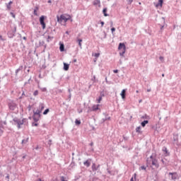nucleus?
Returning a JSON list of instances; mask_svg holds the SVG:
<instances>
[{"mask_svg":"<svg viewBox=\"0 0 181 181\" xmlns=\"http://www.w3.org/2000/svg\"><path fill=\"white\" fill-rule=\"evenodd\" d=\"M75 124H76V125H80V124H81V121H80L78 119H76Z\"/></svg>","mask_w":181,"mask_h":181,"instance_id":"393cba45","label":"nucleus"},{"mask_svg":"<svg viewBox=\"0 0 181 181\" xmlns=\"http://www.w3.org/2000/svg\"><path fill=\"white\" fill-rule=\"evenodd\" d=\"M4 134V130L0 129V135H2Z\"/></svg>","mask_w":181,"mask_h":181,"instance_id":"f704fd0d","label":"nucleus"},{"mask_svg":"<svg viewBox=\"0 0 181 181\" xmlns=\"http://www.w3.org/2000/svg\"><path fill=\"white\" fill-rule=\"evenodd\" d=\"M28 142H29V137L24 139L22 140V145H26V144H28Z\"/></svg>","mask_w":181,"mask_h":181,"instance_id":"4468645a","label":"nucleus"},{"mask_svg":"<svg viewBox=\"0 0 181 181\" xmlns=\"http://www.w3.org/2000/svg\"><path fill=\"white\" fill-rule=\"evenodd\" d=\"M148 163L151 164L152 166L156 168V169L159 168V163L158 162V160L156 158H153V156H150V160H148Z\"/></svg>","mask_w":181,"mask_h":181,"instance_id":"20e7f679","label":"nucleus"},{"mask_svg":"<svg viewBox=\"0 0 181 181\" xmlns=\"http://www.w3.org/2000/svg\"><path fill=\"white\" fill-rule=\"evenodd\" d=\"M115 30V28H111L112 33H114V31Z\"/></svg>","mask_w":181,"mask_h":181,"instance_id":"72a5a7b5","label":"nucleus"},{"mask_svg":"<svg viewBox=\"0 0 181 181\" xmlns=\"http://www.w3.org/2000/svg\"><path fill=\"white\" fill-rule=\"evenodd\" d=\"M100 165H96L95 163L92 164V170L93 172H96V170H98L100 169Z\"/></svg>","mask_w":181,"mask_h":181,"instance_id":"6e6552de","label":"nucleus"},{"mask_svg":"<svg viewBox=\"0 0 181 181\" xmlns=\"http://www.w3.org/2000/svg\"><path fill=\"white\" fill-rule=\"evenodd\" d=\"M57 22L59 23H62V22H67V21H70L71 19V16L69 14H62L60 17L59 16H57Z\"/></svg>","mask_w":181,"mask_h":181,"instance_id":"f03ea898","label":"nucleus"},{"mask_svg":"<svg viewBox=\"0 0 181 181\" xmlns=\"http://www.w3.org/2000/svg\"><path fill=\"white\" fill-rule=\"evenodd\" d=\"M159 59L161 62H163V57H160Z\"/></svg>","mask_w":181,"mask_h":181,"instance_id":"c9c22d12","label":"nucleus"},{"mask_svg":"<svg viewBox=\"0 0 181 181\" xmlns=\"http://www.w3.org/2000/svg\"><path fill=\"white\" fill-rule=\"evenodd\" d=\"M46 17L45 16H41L40 18V23L42 27V29H46V23H45V18Z\"/></svg>","mask_w":181,"mask_h":181,"instance_id":"39448f33","label":"nucleus"},{"mask_svg":"<svg viewBox=\"0 0 181 181\" xmlns=\"http://www.w3.org/2000/svg\"><path fill=\"white\" fill-rule=\"evenodd\" d=\"M136 93H139V90H136Z\"/></svg>","mask_w":181,"mask_h":181,"instance_id":"49530a36","label":"nucleus"},{"mask_svg":"<svg viewBox=\"0 0 181 181\" xmlns=\"http://www.w3.org/2000/svg\"><path fill=\"white\" fill-rule=\"evenodd\" d=\"M94 57H100V53H95V54H94Z\"/></svg>","mask_w":181,"mask_h":181,"instance_id":"2f4dec72","label":"nucleus"},{"mask_svg":"<svg viewBox=\"0 0 181 181\" xmlns=\"http://www.w3.org/2000/svg\"><path fill=\"white\" fill-rule=\"evenodd\" d=\"M107 8H103V12L104 16H108V14L107 13Z\"/></svg>","mask_w":181,"mask_h":181,"instance_id":"412c9836","label":"nucleus"},{"mask_svg":"<svg viewBox=\"0 0 181 181\" xmlns=\"http://www.w3.org/2000/svg\"><path fill=\"white\" fill-rule=\"evenodd\" d=\"M37 11H39V7L36 6L34 9V15H35V16H37Z\"/></svg>","mask_w":181,"mask_h":181,"instance_id":"6ab92c4d","label":"nucleus"},{"mask_svg":"<svg viewBox=\"0 0 181 181\" xmlns=\"http://www.w3.org/2000/svg\"><path fill=\"white\" fill-rule=\"evenodd\" d=\"M159 173L158 172V170H153L152 172V177L153 179H158V174Z\"/></svg>","mask_w":181,"mask_h":181,"instance_id":"9d476101","label":"nucleus"},{"mask_svg":"<svg viewBox=\"0 0 181 181\" xmlns=\"http://www.w3.org/2000/svg\"><path fill=\"white\" fill-rule=\"evenodd\" d=\"M100 105H93L90 109L88 110V112H91V111H98L100 110Z\"/></svg>","mask_w":181,"mask_h":181,"instance_id":"0eeeda50","label":"nucleus"},{"mask_svg":"<svg viewBox=\"0 0 181 181\" xmlns=\"http://www.w3.org/2000/svg\"><path fill=\"white\" fill-rule=\"evenodd\" d=\"M169 175H170L172 176L171 179L173 180H176V179H177V173H169Z\"/></svg>","mask_w":181,"mask_h":181,"instance_id":"1a4fd4ad","label":"nucleus"},{"mask_svg":"<svg viewBox=\"0 0 181 181\" xmlns=\"http://www.w3.org/2000/svg\"><path fill=\"white\" fill-rule=\"evenodd\" d=\"M47 112H49V109H46L44 112H43V115H46L47 114Z\"/></svg>","mask_w":181,"mask_h":181,"instance_id":"c85d7f7f","label":"nucleus"},{"mask_svg":"<svg viewBox=\"0 0 181 181\" xmlns=\"http://www.w3.org/2000/svg\"><path fill=\"white\" fill-rule=\"evenodd\" d=\"M11 15L13 16V18H15V14H13V13H11Z\"/></svg>","mask_w":181,"mask_h":181,"instance_id":"58836bf2","label":"nucleus"},{"mask_svg":"<svg viewBox=\"0 0 181 181\" xmlns=\"http://www.w3.org/2000/svg\"><path fill=\"white\" fill-rule=\"evenodd\" d=\"M162 77H165V74H162Z\"/></svg>","mask_w":181,"mask_h":181,"instance_id":"a18cd8bd","label":"nucleus"},{"mask_svg":"<svg viewBox=\"0 0 181 181\" xmlns=\"http://www.w3.org/2000/svg\"><path fill=\"white\" fill-rule=\"evenodd\" d=\"M118 50L119 51V56L124 57V54H125V52H127L125 44L120 42L119 44Z\"/></svg>","mask_w":181,"mask_h":181,"instance_id":"7ed1b4c3","label":"nucleus"},{"mask_svg":"<svg viewBox=\"0 0 181 181\" xmlns=\"http://www.w3.org/2000/svg\"><path fill=\"white\" fill-rule=\"evenodd\" d=\"M78 46L81 47V42H83V40H78Z\"/></svg>","mask_w":181,"mask_h":181,"instance_id":"cd10ccee","label":"nucleus"},{"mask_svg":"<svg viewBox=\"0 0 181 181\" xmlns=\"http://www.w3.org/2000/svg\"><path fill=\"white\" fill-rule=\"evenodd\" d=\"M163 5V0H159L158 3L156 4V8H159V6L160 8H162Z\"/></svg>","mask_w":181,"mask_h":181,"instance_id":"9b49d317","label":"nucleus"},{"mask_svg":"<svg viewBox=\"0 0 181 181\" xmlns=\"http://www.w3.org/2000/svg\"><path fill=\"white\" fill-rule=\"evenodd\" d=\"M163 151L165 152L164 153L165 156H168L169 152L168 151V148L163 147Z\"/></svg>","mask_w":181,"mask_h":181,"instance_id":"2eb2a0df","label":"nucleus"},{"mask_svg":"<svg viewBox=\"0 0 181 181\" xmlns=\"http://www.w3.org/2000/svg\"><path fill=\"white\" fill-rule=\"evenodd\" d=\"M77 62V60H76V59H75V60H74V62Z\"/></svg>","mask_w":181,"mask_h":181,"instance_id":"09e8293b","label":"nucleus"},{"mask_svg":"<svg viewBox=\"0 0 181 181\" xmlns=\"http://www.w3.org/2000/svg\"><path fill=\"white\" fill-rule=\"evenodd\" d=\"M37 181H43L42 179L39 178Z\"/></svg>","mask_w":181,"mask_h":181,"instance_id":"a19ab883","label":"nucleus"},{"mask_svg":"<svg viewBox=\"0 0 181 181\" xmlns=\"http://www.w3.org/2000/svg\"><path fill=\"white\" fill-rule=\"evenodd\" d=\"M83 165L86 166V168H90V165H91V162L90 160H87L83 163Z\"/></svg>","mask_w":181,"mask_h":181,"instance_id":"dca6fc26","label":"nucleus"},{"mask_svg":"<svg viewBox=\"0 0 181 181\" xmlns=\"http://www.w3.org/2000/svg\"><path fill=\"white\" fill-rule=\"evenodd\" d=\"M8 107H9L10 110H11V111H15V110H16V108H18V105H16V103H10L8 104Z\"/></svg>","mask_w":181,"mask_h":181,"instance_id":"423d86ee","label":"nucleus"},{"mask_svg":"<svg viewBox=\"0 0 181 181\" xmlns=\"http://www.w3.org/2000/svg\"><path fill=\"white\" fill-rule=\"evenodd\" d=\"M113 72L115 73V74L118 73V69L113 70Z\"/></svg>","mask_w":181,"mask_h":181,"instance_id":"e433bc0d","label":"nucleus"},{"mask_svg":"<svg viewBox=\"0 0 181 181\" xmlns=\"http://www.w3.org/2000/svg\"><path fill=\"white\" fill-rule=\"evenodd\" d=\"M45 110V105L43 103L40 104V106L37 110H33V118L35 122H37L39 119H40V114L42 111Z\"/></svg>","mask_w":181,"mask_h":181,"instance_id":"f257e3e1","label":"nucleus"},{"mask_svg":"<svg viewBox=\"0 0 181 181\" xmlns=\"http://www.w3.org/2000/svg\"><path fill=\"white\" fill-rule=\"evenodd\" d=\"M37 125H38L37 123L34 124V127H37Z\"/></svg>","mask_w":181,"mask_h":181,"instance_id":"ea45409f","label":"nucleus"},{"mask_svg":"<svg viewBox=\"0 0 181 181\" xmlns=\"http://www.w3.org/2000/svg\"><path fill=\"white\" fill-rule=\"evenodd\" d=\"M21 125H23V122H18V128H21Z\"/></svg>","mask_w":181,"mask_h":181,"instance_id":"a878e982","label":"nucleus"},{"mask_svg":"<svg viewBox=\"0 0 181 181\" xmlns=\"http://www.w3.org/2000/svg\"><path fill=\"white\" fill-rule=\"evenodd\" d=\"M146 124H149V121H148V120H144V122H142L141 123V127H143V128H144V127H146Z\"/></svg>","mask_w":181,"mask_h":181,"instance_id":"a211bd4d","label":"nucleus"},{"mask_svg":"<svg viewBox=\"0 0 181 181\" xmlns=\"http://www.w3.org/2000/svg\"><path fill=\"white\" fill-rule=\"evenodd\" d=\"M136 132L141 134V127H138L136 128Z\"/></svg>","mask_w":181,"mask_h":181,"instance_id":"b1692460","label":"nucleus"},{"mask_svg":"<svg viewBox=\"0 0 181 181\" xmlns=\"http://www.w3.org/2000/svg\"><path fill=\"white\" fill-rule=\"evenodd\" d=\"M141 169H142V170H146V167L145 166H141Z\"/></svg>","mask_w":181,"mask_h":181,"instance_id":"473e14b6","label":"nucleus"},{"mask_svg":"<svg viewBox=\"0 0 181 181\" xmlns=\"http://www.w3.org/2000/svg\"><path fill=\"white\" fill-rule=\"evenodd\" d=\"M12 1H9L8 5H7V8L8 9V11H11V5H12Z\"/></svg>","mask_w":181,"mask_h":181,"instance_id":"5701e85b","label":"nucleus"},{"mask_svg":"<svg viewBox=\"0 0 181 181\" xmlns=\"http://www.w3.org/2000/svg\"><path fill=\"white\" fill-rule=\"evenodd\" d=\"M60 52H64V45L62 44L59 47Z\"/></svg>","mask_w":181,"mask_h":181,"instance_id":"aec40b11","label":"nucleus"},{"mask_svg":"<svg viewBox=\"0 0 181 181\" xmlns=\"http://www.w3.org/2000/svg\"><path fill=\"white\" fill-rule=\"evenodd\" d=\"M70 67V65L66 64V63H64V70H65V71H67L69 70Z\"/></svg>","mask_w":181,"mask_h":181,"instance_id":"f3484780","label":"nucleus"},{"mask_svg":"<svg viewBox=\"0 0 181 181\" xmlns=\"http://www.w3.org/2000/svg\"><path fill=\"white\" fill-rule=\"evenodd\" d=\"M142 119H149V116L145 115L144 116L141 117Z\"/></svg>","mask_w":181,"mask_h":181,"instance_id":"4be33fe9","label":"nucleus"},{"mask_svg":"<svg viewBox=\"0 0 181 181\" xmlns=\"http://www.w3.org/2000/svg\"><path fill=\"white\" fill-rule=\"evenodd\" d=\"M93 5H98L99 8L101 7V1H100V0H95L93 1Z\"/></svg>","mask_w":181,"mask_h":181,"instance_id":"ddd939ff","label":"nucleus"},{"mask_svg":"<svg viewBox=\"0 0 181 181\" xmlns=\"http://www.w3.org/2000/svg\"><path fill=\"white\" fill-rule=\"evenodd\" d=\"M7 178L9 179V176H7Z\"/></svg>","mask_w":181,"mask_h":181,"instance_id":"8fccbe9b","label":"nucleus"},{"mask_svg":"<svg viewBox=\"0 0 181 181\" xmlns=\"http://www.w3.org/2000/svg\"><path fill=\"white\" fill-rule=\"evenodd\" d=\"M102 100H103V97H101V96L99 97V98L97 100L98 103L100 104V103H101Z\"/></svg>","mask_w":181,"mask_h":181,"instance_id":"bb28decb","label":"nucleus"},{"mask_svg":"<svg viewBox=\"0 0 181 181\" xmlns=\"http://www.w3.org/2000/svg\"><path fill=\"white\" fill-rule=\"evenodd\" d=\"M38 94H39V91L35 90V91H34L33 95L36 96V95H37Z\"/></svg>","mask_w":181,"mask_h":181,"instance_id":"7c9ffc66","label":"nucleus"},{"mask_svg":"<svg viewBox=\"0 0 181 181\" xmlns=\"http://www.w3.org/2000/svg\"><path fill=\"white\" fill-rule=\"evenodd\" d=\"M147 91H148V93H150L151 89H148Z\"/></svg>","mask_w":181,"mask_h":181,"instance_id":"c03bdc74","label":"nucleus"},{"mask_svg":"<svg viewBox=\"0 0 181 181\" xmlns=\"http://www.w3.org/2000/svg\"><path fill=\"white\" fill-rule=\"evenodd\" d=\"M161 162H162L163 163H165V161L163 160V159L161 160Z\"/></svg>","mask_w":181,"mask_h":181,"instance_id":"79ce46f5","label":"nucleus"},{"mask_svg":"<svg viewBox=\"0 0 181 181\" xmlns=\"http://www.w3.org/2000/svg\"><path fill=\"white\" fill-rule=\"evenodd\" d=\"M100 24H101L102 27L104 26V21H101Z\"/></svg>","mask_w":181,"mask_h":181,"instance_id":"4c0bfd02","label":"nucleus"},{"mask_svg":"<svg viewBox=\"0 0 181 181\" xmlns=\"http://www.w3.org/2000/svg\"><path fill=\"white\" fill-rule=\"evenodd\" d=\"M61 181H68L64 176L61 177Z\"/></svg>","mask_w":181,"mask_h":181,"instance_id":"c756f323","label":"nucleus"},{"mask_svg":"<svg viewBox=\"0 0 181 181\" xmlns=\"http://www.w3.org/2000/svg\"><path fill=\"white\" fill-rule=\"evenodd\" d=\"M127 93V90L126 89H123L122 90V93H120V95H121V97H122V98L123 99V100H125V95H126V93Z\"/></svg>","mask_w":181,"mask_h":181,"instance_id":"f8f14e48","label":"nucleus"},{"mask_svg":"<svg viewBox=\"0 0 181 181\" xmlns=\"http://www.w3.org/2000/svg\"><path fill=\"white\" fill-rule=\"evenodd\" d=\"M130 181H134V177H132Z\"/></svg>","mask_w":181,"mask_h":181,"instance_id":"37998d69","label":"nucleus"},{"mask_svg":"<svg viewBox=\"0 0 181 181\" xmlns=\"http://www.w3.org/2000/svg\"><path fill=\"white\" fill-rule=\"evenodd\" d=\"M23 158V159H25V158H26V157L24 156Z\"/></svg>","mask_w":181,"mask_h":181,"instance_id":"de8ad7c7","label":"nucleus"}]
</instances>
